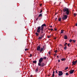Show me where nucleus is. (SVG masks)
Instances as JSON below:
<instances>
[{
  "instance_id": "nucleus-1",
  "label": "nucleus",
  "mask_w": 77,
  "mask_h": 77,
  "mask_svg": "<svg viewBox=\"0 0 77 77\" xmlns=\"http://www.w3.org/2000/svg\"><path fill=\"white\" fill-rule=\"evenodd\" d=\"M41 30V31H43L44 30V27L41 26H41H38L37 29V32L39 33Z\"/></svg>"
},
{
  "instance_id": "nucleus-2",
  "label": "nucleus",
  "mask_w": 77,
  "mask_h": 77,
  "mask_svg": "<svg viewBox=\"0 0 77 77\" xmlns=\"http://www.w3.org/2000/svg\"><path fill=\"white\" fill-rule=\"evenodd\" d=\"M63 11L64 12H66V15H68L69 14V10L67 8H64L63 9Z\"/></svg>"
},
{
  "instance_id": "nucleus-3",
  "label": "nucleus",
  "mask_w": 77,
  "mask_h": 77,
  "mask_svg": "<svg viewBox=\"0 0 77 77\" xmlns=\"http://www.w3.org/2000/svg\"><path fill=\"white\" fill-rule=\"evenodd\" d=\"M37 50L39 51L40 52H42V51H43V48H41L40 46H38L37 48Z\"/></svg>"
},
{
  "instance_id": "nucleus-4",
  "label": "nucleus",
  "mask_w": 77,
  "mask_h": 77,
  "mask_svg": "<svg viewBox=\"0 0 77 77\" xmlns=\"http://www.w3.org/2000/svg\"><path fill=\"white\" fill-rule=\"evenodd\" d=\"M67 18H68V16L66 15H64L63 16L62 19L63 20H66Z\"/></svg>"
},
{
  "instance_id": "nucleus-5",
  "label": "nucleus",
  "mask_w": 77,
  "mask_h": 77,
  "mask_svg": "<svg viewBox=\"0 0 77 77\" xmlns=\"http://www.w3.org/2000/svg\"><path fill=\"white\" fill-rule=\"evenodd\" d=\"M59 74H58V75L59 76H61V75H63V73L62 72V71H59L58 72Z\"/></svg>"
},
{
  "instance_id": "nucleus-6",
  "label": "nucleus",
  "mask_w": 77,
  "mask_h": 77,
  "mask_svg": "<svg viewBox=\"0 0 77 77\" xmlns=\"http://www.w3.org/2000/svg\"><path fill=\"white\" fill-rule=\"evenodd\" d=\"M72 63L73 65H75L77 63V60L75 61H73L72 62Z\"/></svg>"
},
{
  "instance_id": "nucleus-7",
  "label": "nucleus",
  "mask_w": 77,
  "mask_h": 77,
  "mask_svg": "<svg viewBox=\"0 0 77 77\" xmlns=\"http://www.w3.org/2000/svg\"><path fill=\"white\" fill-rule=\"evenodd\" d=\"M43 60V58H41L39 60V62L40 63H41Z\"/></svg>"
},
{
  "instance_id": "nucleus-8",
  "label": "nucleus",
  "mask_w": 77,
  "mask_h": 77,
  "mask_svg": "<svg viewBox=\"0 0 77 77\" xmlns=\"http://www.w3.org/2000/svg\"><path fill=\"white\" fill-rule=\"evenodd\" d=\"M74 70H71L70 72V74H72V73H73L74 72Z\"/></svg>"
},
{
  "instance_id": "nucleus-9",
  "label": "nucleus",
  "mask_w": 77,
  "mask_h": 77,
  "mask_svg": "<svg viewBox=\"0 0 77 77\" xmlns=\"http://www.w3.org/2000/svg\"><path fill=\"white\" fill-rule=\"evenodd\" d=\"M41 66L42 67L43 66H45V64L44 63H42L41 64Z\"/></svg>"
},
{
  "instance_id": "nucleus-10",
  "label": "nucleus",
  "mask_w": 77,
  "mask_h": 77,
  "mask_svg": "<svg viewBox=\"0 0 77 77\" xmlns=\"http://www.w3.org/2000/svg\"><path fill=\"white\" fill-rule=\"evenodd\" d=\"M64 38L65 39H68V38L67 37V36L66 35H64Z\"/></svg>"
},
{
  "instance_id": "nucleus-11",
  "label": "nucleus",
  "mask_w": 77,
  "mask_h": 77,
  "mask_svg": "<svg viewBox=\"0 0 77 77\" xmlns=\"http://www.w3.org/2000/svg\"><path fill=\"white\" fill-rule=\"evenodd\" d=\"M35 34L36 36H39V34H38V33L37 32H36Z\"/></svg>"
},
{
  "instance_id": "nucleus-12",
  "label": "nucleus",
  "mask_w": 77,
  "mask_h": 77,
  "mask_svg": "<svg viewBox=\"0 0 77 77\" xmlns=\"http://www.w3.org/2000/svg\"><path fill=\"white\" fill-rule=\"evenodd\" d=\"M42 14H41L38 15V17H42Z\"/></svg>"
},
{
  "instance_id": "nucleus-13",
  "label": "nucleus",
  "mask_w": 77,
  "mask_h": 77,
  "mask_svg": "<svg viewBox=\"0 0 77 77\" xmlns=\"http://www.w3.org/2000/svg\"><path fill=\"white\" fill-rule=\"evenodd\" d=\"M41 26L42 27H44V26H46V25H45V24H44L42 25Z\"/></svg>"
},
{
  "instance_id": "nucleus-14",
  "label": "nucleus",
  "mask_w": 77,
  "mask_h": 77,
  "mask_svg": "<svg viewBox=\"0 0 77 77\" xmlns=\"http://www.w3.org/2000/svg\"><path fill=\"white\" fill-rule=\"evenodd\" d=\"M41 63H38V66H41Z\"/></svg>"
},
{
  "instance_id": "nucleus-15",
  "label": "nucleus",
  "mask_w": 77,
  "mask_h": 77,
  "mask_svg": "<svg viewBox=\"0 0 77 77\" xmlns=\"http://www.w3.org/2000/svg\"><path fill=\"white\" fill-rule=\"evenodd\" d=\"M62 61H63L64 60H65V58H62L61 59Z\"/></svg>"
},
{
  "instance_id": "nucleus-16",
  "label": "nucleus",
  "mask_w": 77,
  "mask_h": 77,
  "mask_svg": "<svg viewBox=\"0 0 77 77\" xmlns=\"http://www.w3.org/2000/svg\"><path fill=\"white\" fill-rule=\"evenodd\" d=\"M36 60H35V61H33V63H36Z\"/></svg>"
},
{
  "instance_id": "nucleus-17",
  "label": "nucleus",
  "mask_w": 77,
  "mask_h": 77,
  "mask_svg": "<svg viewBox=\"0 0 77 77\" xmlns=\"http://www.w3.org/2000/svg\"><path fill=\"white\" fill-rule=\"evenodd\" d=\"M63 30H61V32L60 33H63Z\"/></svg>"
},
{
  "instance_id": "nucleus-18",
  "label": "nucleus",
  "mask_w": 77,
  "mask_h": 77,
  "mask_svg": "<svg viewBox=\"0 0 77 77\" xmlns=\"http://www.w3.org/2000/svg\"><path fill=\"white\" fill-rule=\"evenodd\" d=\"M58 21H61V18H59V19H58Z\"/></svg>"
},
{
  "instance_id": "nucleus-19",
  "label": "nucleus",
  "mask_w": 77,
  "mask_h": 77,
  "mask_svg": "<svg viewBox=\"0 0 77 77\" xmlns=\"http://www.w3.org/2000/svg\"><path fill=\"white\" fill-rule=\"evenodd\" d=\"M38 69H36L35 70V72H38Z\"/></svg>"
},
{
  "instance_id": "nucleus-20",
  "label": "nucleus",
  "mask_w": 77,
  "mask_h": 77,
  "mask_svg": "<svg viewBox=\"0 0 77 77\" xmlns=\"http://www.w3.org/2000/svg\"><path fill=\"white\" fill-rule=\"evenodd\" d=\"M42 38L41 37H38V39H42Z\"/></svg>"
},
{
  "instance_id": "nucleus-21",
  "label": "nucleus",
  "mask_w": 77,
  "mask_h": 77,
  "mask_svg": "<svg viewBox=\"0 0 77 77\" xmlns=\"http://www.w3.org/2000/svg\"><path fill=\"white\" fill-rule=\"evenodd\" d=\"M72 40L70 39L69 40V42H72Z\"/></svg>"
},
{
  "instance_id": "nucleus-22",
  "label": "nucleus",
  "mask_w": 77,
  "mask_h": 77,
  "mask_svg": "<svg viewBox=\"0 0 77 77\" xmlns=\"http://www.w3.org/2000/svg\"><path fill=\"white\" fill-rule=\"evenodd\" d=\"M74 16L75 17V16H76L77 15V14H76V13H74Z\"/></svg>"
},
{
  "instance_id": "nucleus-23",
  "label": "nucleus",
  "mask_w": 77,
  "mask_h": 77,
  "mask_svg": "<svg viewBox=\"0 0 77 77\" xmlns=\"http://www.w3.org/2000/svg\"><path fill=\"white\" fill-rule=\"evenodd\" d=\"M68 69V67H66L65 69V70H66L67 69Z\"/></svg>"
},
{
  "instance_id": "nucleus-24",
  "label": "nucleus",
  "mask_w": 77,
  "mask_h": 77,
  "mask_svg": "<svg viewBox=\"0 0 77 77\" xmlns=\"http://www.w3.org/2000/svg\"><path fill=\"white\" fill-rule=\"evenodd\" d=\"M43 59H46V57H43Z\"/></svg>"
},
{
  "instance_id": "nucleus-25",
  "label": "nucleus",
  "mask_w": 77,
  "mask_h": 77,
  "mask_svg": "<svg viewBox=\"0 0 77 77\" xmlns=\"http://www.w3.org/2000/svg\"><path fill=\"white\" fill-rule=\"evenodd\" d=\"M66 46H65V47H64V50H66Z\"/></svg>"
},
{
  "instance_id": "nucleus-26",
  "label": "nucleus",
  "mask_w": 77,
  "mask_h": 77,
  "mask_svg": "<svg viewBox=\"0 0 77 77\" xmlns=\"http://www.w3.org/2000/svg\"><path fill=\"white\" fill-rule=\"evenodd\" d=\"M43 33H44V32H43V31H41V34H43Z\"/></svg>"
},
{
  "instance_id": "nucleus-27",
  "label": "nucleus",
  "mask_w": 77,
  "mask_h": 77,
  "mask_svg": "<svg viewBox=\"0 0 77 77\" xmlns=\"http://www.w3.org/2000/svg\"><path fill=\"white\" fill-rule=\"evenodd\" d=\"M73 42H75V40H72Z\"/></svg>"
},
{
  "instance_id": "nucleus-28",
  "label": "nucleus",
  "mask_w": 77,
  "mask_h": 77,
  "mask_svg": "<svg viewBox=\"0 0 77 77\" xmlns=\"http://www.w3.org/2000/svg\"><path fill=\"white\" fill-rule=\"evenodd\" d=\"M66 75H68V72L66 73Z\"/></svg>"
},
{
  "instance_id": "nucleus-29",
  "label": "nucleus",
  "mask_w": 77,
  "mask_h": 77,
  "mask_svg": "<svg viewBox=\"0 0 77 77\" xmlns=\"http://www.w3.org/2000/svg\"><path fill=\"white\" fill-rule=\"evenodd\" d=\"M43 36H44V35H41V37H42V38H43Z\"/></svg>"
},
{
  "instance_id": "nucleus-30",
  "label": "nucleus",
  "mask_w": 77,
  "mask_h": 77,
  "mask_svg": "<svg viewBox=\"0 0 77 77\" xmlns=\"http://www.w3.org/2000/svg\"><path fill=\"white\" fill-rule=\"evenodd\" d=\"M49 54H51V52L50 51H49L48 53Z\"/></svg>"
},
{
  "instance_id": "nucleus-31",
  "label": "nucleus",
  "mask_w": 77,
  "mask_h": 77,
  "mask_svg": "<svg viewBox=\"0 0 77 77\" xmlns=\"http://www.w3.org/2000/svg\"><path fill=\"white\" fill-rule=\"evenodd\" d=\"M55 72H56V74H57V73H58V72H57V70H56Z\"/></svg>"
},
{
  "instance_id": "nucleus-32",
  "label": "nucleus",
  "mask_w": 77,
  "mask_h": 77,
  "mask_svg": "<svg viewBox=\"0 0 77 77\" xmlns=\"http://www.w3.org/2000/svg\"><path fill=\"white\" fill-rule=\"evenodd\" d=\"M42 10H41L40 12V13H42Z\"/></svg>"
},
{
  "instance_id": "nucleus-33",
  "label": "nucleus",
  "mask_w": 77,
  "mask_h": 77,
  "mask_svg": "<svg viewBox=\"0 0 77 77\" xmlns=\"http://www.w3.org/2000/svg\"><path fill=\"white\" fill-rule=\"evenodd\" d=\"M57 50H56L54 52H55V53H57Z\"/></svg>"
},
{
  "instance_id": "nucleus-34",
  "label": "nucleus",
  "mask_w": 77,
  "mask_h": 77,
  "mask_svg": "<svg viewBox=\"0 0 77 77\" xmlns=\"http://www.w3.org/2000/svg\"><path fill=\"white\" fill-rule=\"evenodd\" d=\"M50 30H51V31H53V28H52L51 29H50Z\"/></svg>"
},
{
  "instance_id": "nucleus-35",
  "label": "nucleus",
  "mask_w": 77,
  "mask_h": 77,
  "mask_svg": "<svg viewBox=\"0 0 77 77\" xmlns=\"http://www.w3.org/2000/svg\"><path fill=\"white\" fill-rule=\"evenodd\" d=\"M70 45V43H68V46H69Z\"/></svg>"
},
{
  "instance_id": "nucleus-36",
  "label": "nucleus",
  "mask_w": 77,
  "mask_h": 77,
  "mask_svg": "<svg viewBox=\"0 0 77 77\" xmlns=\"http://www.w3.org/2000/svg\"><path fill=\"white\" fill-rule=\"evenodd\" d=\"M58 62H60V60H58Z\"/></svg>"
},
{
  "instance_id": "nucleus-37",
  "label": "nucleus",
  "mask_w": 77,
  "mask_h": 77,
  "mask_svg": "<svg viewBox=\"0 0 77 77\" xmlns=\"http://www.w3.org/2000/svg\"><path fill=\"white\" fill-rule=\"evenodd\" d=\"M52 76H53V77H54V74H53Z\"/></svg>"
},
{
  "instance_id": "nucleus-38",
  "label": "nucleus",
  "mask_w": 77,
  "mask_h": 77,
  "mask_svg": "<svg viewBox=\"0 0 77 77\" xmlns=\"http://www.w3.org/2000/svg\"><path fill=\"white\" fill-rule=\"evenodd\" d=\"M48 38H50V36H48Z\"/></svg>"
},
{
  "instance_id": "nucleus-39",
  "label": "nucleus",
  "mask_w": 77,
  "mask_h": 77,
  "mask_svg": "<svg viewBox=\"0 0 77 77\" xmlns=\"http://www.w3.org/2000/svg\"><path fill=\"white\" fill-rule=\"evenodd\" d=\"M38 18H36V21H38Z\"/></svg>"
},
{
  "instance_id": "nucleus-40",
  "label": "nucleus",
  "mask_w": 77,
  "mask_h": 77,
  "mask_svg": "<svg viewBox=\"0 0 77 77\" xmlns=\"http://www.w3.org/2000/svg\"><path fill=\"white\" fill-rule=\"evenodd\" d=\"M27 49H25V51H27Z\"/></svg>"
},
{
  "instance_id": "nucleus-41",
  "label": "nucleus",
  "mask_w": 77,
  "mask_h": 77,
  "mask_svg": "<svg viewBox=\"0 0 77 77\" xmlns=\"http://www.w3.org/2000/svg\"><path fill=\"white\" fill-rule=\"evenodd\" d=\"M32 54H30V56H29V57H32Z\"/></svg>"
},
{
  "instance_id": "nucleus-42",
  "label": "nucleus",
  "mask_w": 77,
  "mask_h": 77,
  "mask_svg": "<svg viewBox=\"0 0 77 77\" xmlns=\"http://www.w3.org/2000/svg\"><path fill=\"white\" fill-rule=\"evenodd\" d=\"M54 72H55L54 71L53 72V74H54Z\"/></svg>"
},
{
  "instance_id": "nucleus-43",
  "label": "nucleus",
  "mask_w": 77,
  "mask_h": 77,
  "mask_svg": "<svg viewBox=\"0 0 77 77\" xmlns=\"http://www.w3.org/2000/svg\"><path fill=\"white\" fill-rule=\"evenodd\" d=\"M76 26H77V23L75 24Z\"/></svg>"
},
{
  "instance_id": "nucleus-44",
  "label": "nucleus",
  "mask_w": 77,
  "mask_h": 77,
  "mask_svg": "<svg viewBox=\"0 0 77 77\" xmlns=\"http://www.w3.org/2000/svg\"><path fill=\"white\" fill-rule=\"evenodd\" d=\"M55 31L57 30V29H55Z\"/></svg>"
},
{
  "instance_id": "nucleus-45",
  "label": "nucleus",
  "mask_w": 77,
  "mask_h": 77,
  "mask_svg": "<svg viewBox=\"0 0 77 77\" xmlns=\"http://www.w3.org/2000/svg\"><path fill=\"white\" fill-rule=\"evenodd\" d=\"M54 39H56V37H54Z\"/></svg>"
},
{
  "instance_id": "nucleus-46",
  "label": "nucleus",
  "mask_w": 77,
  "mask_h": 77,
  "mask_svg": "<svg viewBox=\"0 0 77 77\" xmlns=\"http://www.w3.org/2000/svg\"><path fill=\"white\" fill-rule=\"evenodd\" d=\"M56 54H54V56H56Z\"/></svg>"
},
{
  "instance_id": "nucleus-47",
  "label": "nucleus",
  "mask_w": 77,
  "mask_h": 77,
  "mask_svg": "<svg viewBox=\"0 0 77 77\" xmlns=\"http://www.w3.org/2000/svg\"><path fill=\"white\" fill-rule=\"evenodd\" d=\"M57 18H55V20H57Z\"/></svg>"
},
{
  "instance_id": "nucleus-48",
  "label": "nucleus",
  "mask_w": 77,
  "mask_h": 77,
  "mask_svg": "<svg viewBox=\"0 0 77 77\" xmlns=\"http://www.w3.org/2000/svg\"><path fill=\"white\" fill-rule=\"evenodd\" d=\"M65 44L66 45L68 44V43H65Z\"/></svg>"
},
{
  "instance_id": "nucleus-49",
  "label": "nucleus",
  "mask_w": 77,
  "mask_h": 77,
  "mask_svg": "<svg viewBox=\"0 0 77 77\" xmlns=\"http://www.w3.org/2000/svg\"><path fill=\"white\" fill-rule=\"evenodd\" d=\"M64 46H66V44H65Z\"/></svg>"
},
{
  "instance_id": "nucleus-50",
  "label": "nucleus",
  "mask_w": 77,
  "mask_h": 77,
  "mask_svg": "<svg viewBox=\"0 0 77 77\" xmlns=\"http://www.w3.org/2000/svg\"><path fill=\"white\" fill-rule=\"evenodd\" d=\"M50 27H52V26H50Z\"/></svg>"
},
{
  "instance_id": "nucleus-51",
  "label": "nucleus",
  "mask_w": 77,
  "mask_h": 77,
  "mask_svg": "<svg viewBox=\"0 0 77 77\" xmlns=\"http://www.w3.org/2000/svg\"><path fill=\"white\" fill-rule=\"evenodd\" d=\"M57 57L58 58H59V56H57Z\"/></svg>"
},
{
  "instance_id": "nucleus-52",
  "label": "nucleus",
  "mask_w": 77,
  "mask_h": 77,
  "mask_svg": "<svg viewBox=\"0 0 77 77\" xmlns=\"http://www.w3.org/2000/svg\"><path fill=\"white\" fill-rule=\"evenodd\" d=\"M30 77H32V75H31Z\"/></svg>"
}]
</instances>
